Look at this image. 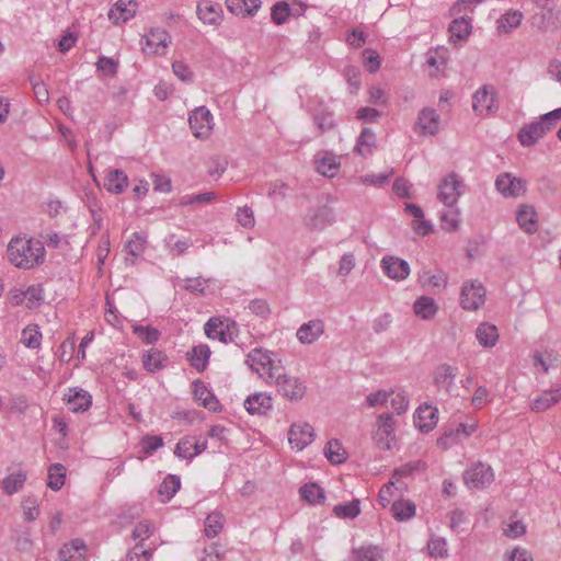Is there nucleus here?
Listing matches in <instances>:
<instances>
[{
	"instance_id": "48",
	"label": "nucleus",
	"mask_w": 561,
	"mask_h": 561,
	"mask_svg": "<svg viewBox=\"0 0 561 561\" xmlns=\"http://www.w3.org/2000/svg\"><path fill=\"white\" fill-rule=\"evenodd\" d=\"M334 514L340 518H355L359 515V501L353 500L345 504H339L333 508Z\"/></svg>"
},
{
	"instance_id": "62",
	"label": "nucleus",
	"mask_w": 561,
	"mask_h": 561,
	"mask_svg": "<svg viewBox=\"0 0 561 561\" xmlns=\"http://www.w3.org/2000/svg\"><path fill=\"white\" fill-rule=\"evenodd\" d=\"M355 256L353 253H344L340 260V266L337 274L340 276H347L351 271L355 267Z\"/></svg>"
},
{
	"instance_id": "25",
	"label": "nucleus",
	"mask_w": 561,
	"mask_h": 561,
	"mask_svg": "<svg viewBox=\"0 0 561 561\" xmlns=\"http://www.w3.org/2000/svg\"><path fill=\"white\" fill-rule=\"evenodd\" d=\"M128 185V178L122 170L114 169L108 170L105 180L104 187L107 192L113 194H121Z\"/></svg>"
},
{
	"instance_id": "34",
	"label": "nucleus",
	"mask_w": 561,
	"mask_h": 561,
	"mask_svg": "<svg viewBox=\"0 0 561 561\" xmlns=\"http://www.w3.org/2000/svg\"><path fill=\"white\" fill-rule=\"evenodd\" d=\"M391 512L399 522H405L415 516L416 506L410 500H398L391 505Z\"/></svg>"
},
{
	"instance_id": "17",
	"label": "nucleus",
	"mask_w": 561,
	"mask_h": 561,
	"mask_svg": "<svg viewBox=\"0 0 561 561\" xmlns=\"http://www.w3.org/2000/svg\"><path fill=\"white\" fill-rule=\"evenodd\" d=\"M496 190L505 197H518L525 193V182L510 173L500 174L495 181Z\"/></svg>"
},
{
	"instance_id": "21",
	"label": "nucleus",
	"mask_w": 561,
	"mask_h": 561,
	"mask_svg": "<svg viewBox=\"0 0 561 561\" xmlns=\"http://www.w3.org/2000/svg\"><path fill=\"white\" fill-rule=\"evenodd\" d=\"M548 133V127L541 122H533L524 125L519 133L518 139L525 147L534 146L540 138Z\"/></svg>"
},
{
	"instance_id": "36",
	"label": "nucleus",
	"mask_w": 561,
	"mask_h": 561,
	"mask_svg": "<svg viewBox=\"0 0 561 561\" xmlns=\"http://www.w3.org/2000/svg\"><path fill=\"white\" fill-rule=\"evenodd\" d=\"M227 8L236 14H253L261 7V0H226Z\"/></svg>"
},
{
	"instance_id": "52",
	"label": "nucleus",
	"mask_w": 561,
	"mask_h": 561,
	"mask_svg": "<svg viewBox=\"0 0 561 561\" xmlns=\"http://www.w3.org/2000/svg\"><path fill=\"white\" fill-rule=\"evenodd\" d=\"M320 133H327L335 127V122L332 112L322 111L313 117Z\"/></svg>"
},
{
	"instance_id": "11",
	"label": "nucleus",
	"mask_w": 561,
	"mask_h": 561,
	"mask_svg": "<svg viewBox=\"0 0 561 561\" xmlns=\"http://www.w3.org/2000/svg\"><path fill=\"white\" fill-rule=\"evenodd\" d=\"M458 375L457 367L449 364H440L434 371V385L438 391H443L445 394L451 397L456 394V378Z\"/></svg>"
},
{
	"instance_id": "44",
	"label": "nucleus",
	"mask_w": 561,
	"mask_h": 561,
	"mask_svg": "<svg viewBox=\"0 0 561 561\" xmlns=\"http://www.w3.org/2000/svg\"><path fill=\"white\" fill-rule=\"evenodd\" d=\"M181 486V481L178 476L169 474L160 484L159 494L164 496L163 502L170 501Z\"/></svg>"
},
{
	"instance_id": "43",
	"label": "nucleus",
	"mask_w": 561,
	"mask_h": 561,
	"mask_svg": "<svg viewBox=\"0 0 561 561\" xmlns=\"http://www.w3.org/2000/svg\"><path fill=\"white\" fill-rule=\"evenodd\" d=\"M21 342L28 348H38L42 342V333L38 325L30 324L23 329Z\"/></svg>"
},
{
	"instance_id": "53",
	"label": "nucleus",
	"mask_w": 561,
	"mask_h": 561,
	"mask_svg": "<svg viewBox=\"0 0 561 561\" xmlns=\"http://www.w3.org/2000/svg\"><path fill=\"white\" fill-rule=\"evenodd\" d=\"M134 333L148 344L157 342L160 337V332L152 327L135 325Z\"/></svg>"
},
{
	"instance_id": "39",
	"label": "nucleus",
	"mask_w": 561,
	"mask_h": 561,
	"mask_svg": "<svg viewBox=\"0 0 561 561\" xmlns=\"http://www.w3.org/2000/svg\"><path fill=\"white\" fill-rule=\"evenodd\" d=\"M317 171L328 178H332L335 175L340 162L337 158L331 153H325L323 157L316 160Z\"/></svg>"
},
{
	"instance_id": "1",
	"label": "nucleus",
	"mask_w": 561,
	"mask_h": 561,
	"mask_svg": "<svg viewBox=\"0 0 561 561\" xmlns=\"http://www.w3.org/2000/svg\"><path fill=\"white\" fill-rule=\"evenodd\" d=\"M45 248L41 240L14 237L7 248L9 262L16 268L33 270L45 261Z\"/></svg>"
},
{
	"instance_id": "5",
	"label": "nucleus",
	"mask_w": 561,
	"mask_h": 561,
	"mask_svg": "<svg viewBox=\"0 0 561 561\" xmlns=\"http://www.w3.org/2000/svg\"><path fill=\"white\" fill-rule=\"evenodd\" d=\"M465 183L455 172L448 173L438 185V199L448 207H454L465 192Z\"/></svg>"
},
{
	"instance_id": "18",
	"label": "nucleus",
	"mask_w": 561,
	"mask_h": 561,
	"mask_svg": "<svg viewBox=\"0 0 561 561\" xmlns=\"http://www.w3.org/2000/svg\"><path fill=\"white\" fill-rule=\"evenodd\" d=\"M64 400L69 405V410L75 413L84 412L92 404L91 394L80 388H69L64 394Z\"/></svg>"
},
{
	"instance_id": "35",
	"label": "nucleus",
	"mask_w": 561,
	"mask_h": 561,
	"mask_svg": "<svg viewBox=\"0 0 561 561\" xmlns=\"http://www.w3.org/2000/svg\"><path fill=\"white\" fill-rule=\"evenodd\" d=\"M523 19L522 12L511 10L503 14L496 21V28L499 33H510L514 28L518 27Z\"/></svg>"
},
{
	"instance_id": "22",
	"label": "nucleus",
	"mask_w": 561,
	"mask_h": 561,
	"mask_svg": "<svg viewBox=\"0 0 561 561\" xmlns=\"http://www.w3.org/2000/svg\"><path fill=\"white\" fill-rule=\"evenodd\" d=\"M244 409L250 414H266L273 407V399L265 392H256L244 400Z\"/></svg>"
},
{
	"instance_id": "57",
	"label": "nucleus",
	"mask_w": 561,
	"mask_h": 561,
	"mask_svg": "<svg viewBox=\"0 0 561 561\" xmlns=\"http://www.w3.org/2000/svg\"><path fill=\"white\" fill-rule=\"evenodd\" d=\"M289 13H290V9H289L288 3L278 2V3L274 4L272 8V12H271L272 21L278 25L283 24L289 16Z\"/></svg>"
},
{
	"instance_id": "14",
	"label": "nucleus",
	"mask_w": 561,
	"mask_h": 561,
	"mask_svg": "<svg viewBox=\"0 0 561 561\" xmlns=\"http://www.w3.org/2000/svg\"><path fill=\"white\" fill-rule=\"evenodd\" d=\"M145 46L142 50L150 55H161L171 43L170 34L162 28H151L148 34L144 36Z\"/></svg>"
},
{
	"instance_id": "64",
	"label": "nucleus",
	"mask_w": 561,
	"mask_h": 561,
	"mask_svg": "<svg viewBox=\"0 0 561 561\" xmlns=\"http://www.w3.org/2000/svg\"><path fill=\"white\" fill-rule=\"evenodd\" d=\"M150 557V550L142 549L137 545L127 553L125 561H147Z\"/></svg>"
},
{
	"instance_id": "15",
	"label": "nucleus",
	"mask_w": 561,
	"mask_h": 561,
	"mask_svg": "<svg viewBox=\"0 0 561 561\" xmlns=\"http://www.w3.org/2000/svg\"><path fill=\"white\" fill-rule=\"evenodd\" d=\"M234 322L230 325L220 318L213 317L206 322L204 330L207 337L228 343L233 341V332L231 329L234 328Z\"/></svg>"
},
{
	"instance_id": "12",
	"label": "nucleus",
	"mask_w": 561,
	"mask_h": 561,
	"mask_svg": "<svg viewBox=\"0 0 561 561\" xmlns=\"http://www.w3.org/2000/svg\"><path fill=\"white\" fill-rule=\"evenodd\" d=\"M440 116L436 110L425 107L419 112L414 130L420 136H435L439 130Z\"/></svg>"
},
{
	"instance_id": "23",
	"label": "nucleus",
	"mask_w": 561,
	"mask_h": 561,
	"mask_svg": "<svg viewBox=\"0 0 561 561\" xmlns=\"http://www.w3.org/2000/svg\"><path fill=\"white\" fill-rule=\"evenodd\" d=\"M324 333V324L321 320H311L300 325L296 336L302 344H312Z\"/></svg>"
},
{
	"instance_id": "30",
	"label": "nucleus",
	"mask_w": 561,
	"mask_h": 561,
	"mask_svg": "<svg viewBox=\"0 0 561 561\" xmlns=\"http://www.w3.org/2000/svg\"><path fill=\"white\" fill-rule=\"evenodd\" d=\"M85 549V542L80 538H76L70 542L62 545L58 551V558L60 561H76V554L78 553L80 557Z\"/></svg>"
},
{
	"instance_id": "46",
	"label": "nucleus",
	"mask_w": 561,
	"mask_h": 561,
	"mask_svg": "<svg viewBox=\"0 0 561 561\" xmlns=\"http://www.w3.org/2000/svg\"><path fill=\"white\" fill-rule=\"evenodd\" d=\"M428 554L433 558H445L448 556L447 541L443 537L431 536L427 542Z\"/></svg>"
},
{
	"instance_id": "10",
	"label": "nucleus",
	"mask_w": 561,
	"mask_h": 561,
	"mask_svg": "<svg viewBox=\"0 0 561 561\" xmlns=\"http://www.w3.org/2000/svg\"><path fill=\"white\" fill-rule=\"evenodd\" d=\"M213 121L210 111L205 106L196 107L188 117L190 127L196 138H207L210 135Z\"/></svg>"
},
{
	"instance_id": "33",
	"label": "nucleus",
	"mask_w": 561,
	"mask_h": 561,
	"mask_svg": "<svg viewBox=\"0 0 561 561\" xmlns=\"http://www.w3.org/2000/svg\"><path fill=\"white\" fill-rule=\"evenodd\" d=\"M470 31L471 25L468 19L463 16L455 19L448 27L449 41L454 44H456L457 41H465L469 36Z\"/></svg>"
},
{
	"instance_id": "55",
	"label": "nucleus",
	"mask_w": 561,
	"mask_h": 561,
	"mask_svg": "<svg viewBox=\"0 0 561 561\" xmlns=\"http://www.w3.org/2000/svg\"><path fill=\"white\" fill-rule=\"evenodd\" d=\"M41 238L43 239L42 243L44 247L46 245L51 249H59L62 244H68L66 237L53 230L46 233H42Z\"/></svg>"
},
{
	"instance_id": "19",
	"label": "nucleus",
	"mask_w": 561,
	"mask_h": 561,
	"mask_svg": "<svg viewBox=\"0 0 561 561\" xmlns=\"http://www.w3.org/2000/svg\"><path fill=\"white\" fill-rule=\"evenodd\" d=\"M138 4L134 0H118L108 11V19L115 23H125L134 18Z\"/></svg>"
},
{
	"instance_id": "8",
	"label": "nucleus",
	"mask_w": 561,
	"mask_h": 561,
	"mask_svg": "<svg viewBox=\"0 0 561 561\" xmlns=\"http://www.w3.org/2000/svg\"><path fill=\"white\" fill-rule=\"evenodd\" d=\"M463 480L469 489H482L494 480V473L489 465L478 462L463 473Z\"/></svg>"
},
{
	"instance_id": "41",
	"label": "nucleus",
	"mask_w": 561,
	"mask_h": 561,
	"mask_svg": "<svg viewBox=\"0 0 561 561\" xmlns=\"http://www.w3.org/2000/svg\"><path fill=\"white\" fill-rule=\"evenodd\" d=\"M376 145V135L370 128H364L357 138L355 151L362 156L371 153L373 147Z\"/></svg>"
},
{
	"instance_id": "6",
	"label": "nucleus",
	"mask_w": 561,
	"mask_h": 561,
	"mask_svg": "<svg viewBox=\"0 0 561 561\" xmlns=\"http://www.w3.org/2000/svg\"><path fill=\"white\" fill-rule=\"evenodd\" d=\"M277 391L289 400H300L306 393V386L297 378L284 373V369L278 370L274 375Z\"/></svg>"
},
{
	"instance_id": "16",
	"label": "nucleus",
	"mask_w": 561,
	"mask_h": 561,
	"mask_svg": "<svg viewBox=\"0 0 561 561\" xmlns=\"http://www.w3.org/2000/svg\"><path fill=\"white\" fill-rule=\"evenodd\" d=\"M383 273L391 279L403 280L410 274L409 263L398 256H385L380 262Z\"/></svg>"
},
{
	"instance_id": "58",
	"label": "nucleus",
	"mask_w": 561,
	"mask_h": 561,
	"mask_svg": "<svg viewBox=\"0 0 561 561\" xmlns=\"http://www.w3.org/2000/svg\"><path fill=\"white\" fill-rule=\"evenodd\" d=\"M174 454L176 457L181 459H193L195 455H193V439L192 438H183L181 439L174 449Z\"/></svg>"
},
{
	"instance_id": "37",
	"label": "nucleus",
	"mask_w": 561,
	"mask_h": 561,
	"mask_svg": "<svg viewBox=\"0 0 561 561\" xmlns=\"http://www.w3.org/2000/svg\"><path fill=\"white\" fill-rule=\"evenodd\" d=\"M66 481V468L61 463H53L48 468L47 486L53 491H59Z\"/></svg>"
},
{
	"instance_id": "3",
	"label": "nucleus",
	"mask_w": 561,
	"mask_h": 561,
	"mask_svg": "<svg viewBox=\"0 0 561 561\" xmlns=\"http://www.w3.org/2000/svg\"><path fill=\"white\" fill-rule=\"evenodd\" d=\"M247 364L266 382H272L274 375L282 370V367L274 364L271 353L262 348L252 350L247 356Z\"/></svg>"
},
{
	"instance_id": "24",
	"label": "nucleus",
	"mask_w": 561,
	"mask_h": 561,
	"mask_svg": "<svg viewBox=\"0 0 561 561\" xmlns=\"http://www.w3.org/2000/svg\"><path fill=\"white\" fill-rule=\"evenodd\" d=\"M222 9L218 3L209 0L201 1L197 5V15L205 24L217 25L221 21Z\"/></svg>"
},
{
	"instance_id": "60",
	"label": "nucleus",
	"mask_w": 561,
	"mask_h": 561,
	"mask_svg": "<svg viewBox=\"0 0 561 561\" xmlns=\"http://www.w3.org/2000/svg\"><path fill=\"white\" fill-rule=\"evenodd\" d=\"M30 81L32 83L33 92L35 94L36 100L39 103L48 102L49 95L45 83L39 79H35L33 76L30 77Z\"/></svg>"
},
{
	"instance_id": "4",
	"label": "nucleus",
	"mask_w": 561,
	"mask_h": 561,
	"mask_svg": "<svg viewBox=\"0 0 561 561\" xmlns=\"http://www.w3.org/2000/svg\"><path fill=\"white\" fill-rule=\"evenodd\" d=\"M397 421L391 413H382L376 420V431L373 433V440L381 450H391L396 445Z\"/></svg>"
},
{
	"instance_id": "56",
	"label": "nucleus",
	"mask_w": 561,
	"mask_h": 561,
	"mask_svg": "<svg viewBox=\"0 0 561 561\" xmlns=\"http://www.w3.org/2000/svg\"><path fill=\"white\" fill-rule=\"evenodd\" d=\"M236 218L243 228L251 229L255 225L254 213L248 206L238 208Z\"/></svg>"
},
{
	"instance_id": "59",
	"label": "nucleus",
	"mask_w": 561,
	"mask_h": 561,
	"mask_svg": "<svg viewBox=\"0 0 561 561\" xmlns=\"http://www.w3.org/2000/svg\"><path fill=\"white\" fill-rule=\"evenodd\" d=\"M442 229L446 231H456L459 227V214L458 211L443 213L440 216Z\"/></svg>"
},
{
	"instance_id": "63",
	"label": "nucleus",
	"mask_w": 561,
	"mask_h": 561,
	"mask_svg": "<svg viewBox=\"0 0 561 561\" xmlns=\"http://www.w3.org/2000/svg\"><path fill=\"white\" fill-rule=\"evenodd\" d=\"M152 531H153V529L149 522H146V520L139 522L133 530V538L135 540H137V539L145 540L152 535Z\"/></svg>"
},
{
	"instance_id": "2",
	"label": "nucleus",
	"mask_w": 561,
	"mask_h": 561,
	"mask_svg": "<svg viewBox=\"0 0 561 561\" xmlns=\"http://www.w3.org/2000/svg\"><path fill=\"white\" fill-rule=\"evenodd\" d=\"M334 199L329 194H321L317 196L314 203L304 215V224L308 229L311 230H323L327 226H330L335 220V214L333 209Z\"/></svg>"
},
{
	"instance_id": "28",
	"label": "nucleus",
	"mask_w": 561,
	"mask_h": 561,
	"mask_svg": "<svg viewBox=\"0 0 561 561\" xmlns=\"http://www.w3.org/2000/svg\"><path fill=\"white\" fill-rule=\"evenodd\" d=\"M209 357L210 348L206 344L196 345L187 352V359L198 371H203L206 368Z\"/></svg>"
},
{
	"instance_id": "20",
	"label": "nucleus",
	"mask_w": 561,
	"mask_h": 561,
	"mask_svg": "<svg viewBox=\"0 0 561 561\" xmlns=\"http://www.w3.org/2000/svg\"><path fill=\"white\" fill-rule=\"evenodd\" d=\"M438 411L436 408L425 404L421 405L414 415V423L415 426L422 432V433H428L431 432L437 424L438 421Z\"/></svg>"
},
{
	"instance_id": "7",
	"label": "nucleus",
	"mask_w": 561,
	"mask_h": 561,
	"mask_svg": "<svg viewBox=\"0 0 561 561\" xmlns=\"http://www.w3.org/2000/svg\"><path fill=\"white\" fill-rule=\"evenodd\" d=\"M486 290L480 282H467L462 285L460 306L470 311H476L485 302Z\"/></svg>"
},
{
	"instance_id": "54",
	"label": "nucleus",
	"mask_w": 561,
	"mask_h": 561,
	"mask_svg": "<svg viewBox=\"0 0 561 561\" xmlns=\"http://www.w3.org/2000/svg\"><path fill=\"white\" fill-rule=\"evenodd\" d=\"M173 73L184 83H192L194 81V72L183 61L175 60L172 64Z\"/></svg>"
},
{
	"instance_id": "47",
	"label": "nucleus",
	"mask_w": 561,
	"mask_h": 561,
	"mask_svg": "<svg viewBox=\"0 0 561 561\" xmlns=\"http://www.w3.org/2000/svg\"><path fill=\"white\" fill-rule=\"evenodd\" d=\"M222 515L218 512L209 514L205 519V535L215 538L222 529Z\"/></svg>"
},
{
	"instance_id": "26",
	"label": "nucleus",
	"mask_w": 561,
	"mask_h": 561,
	"mask_svg": "<svg viewBox=\"0 0 561 561\" xmlns=\"http://www.w3.org/2000/svg\"><path fill=\"white\" fill-rule=\"evenodd\" d=\"M167 364L168 356L157 348H151L142 355L144 368L149 373H157L163 369Z\"/></svg>"
},
{
	"instance_id": "50",
	"label": "nucleus",
	"mask_w": 561,
	"mask_h": 561,
	"mask_svg": "<svg viewBox=\"0 0 561 561\" xmlns=\"http://www.w3.org/2000/svg\"><path fill=\"white\" fill-rule=\"evenodd\" d=\"M425 469H426V462H424L422 460H416V461H411V462L400 466L399 468H397L394 470L393 474L396 477H408V476L413 474L414 472L425 471Z\"/></svg>"
},
{
	"instance_id": "61",
	"label": "nucleus",
	"mask_w": 561,
	"mask_h": 561,
	"mask_svg": "<svg viewBox=\"0 0 561 561\" xmlns=\"http://www.w3.org/2000/svg\"><path fill=\"white\" fill-rule=\"evenodd\" d=\"M505 561H534L533 554L525 548L515 547L505 553Z\"/></svg>"
},
{
	"instance_id": "32",
	"label": "nucleus",
	"mask_w": 561,
	"mask_h": 561,
	"mask_svg": "<svg viewBox=\"0 0 561 561\" xmlns=\"http://www.w3.org/2000/svg\"><path fill=\"white\" fill-rule=\"evenodd\" d=\"M477 340L483 347H492L499 340L497 328L490 323H481L476 331Z\"/></svg>"
},
{
	"instance_id": "40",
	"label": "nucleus",
	"mask_w": 561,
	"mask_h": 561,
	"mask_svg": "<svg viewBox=\"0 0 561 561\" xmlns=\"http://www.w3.org/2000/svg\"><path fill=\"white\" fill-rule=\"evenodd\" d=\"M26 478V473L23 471H18L5 477L1 482L3 492L8 495L19 492L23 488Z\"/></svg>"
},
{
	"instance_id": "49",
	"label": "nucleus",
	"mask_w": 561,
	"mask_h": 561,
	"mask_svg": "<svg viewBox=\"0 0 561 561\" xmlns=\"http://www.w3.org/2000/svg\"><path fill=\"white\" fill-rule=\"evenodd\" d=\"M146 243V236H144L140 232H134L131 234L130 240H128V242L126 243L125 249L128 252V254L133 256H138L145 251Z\"/></svg>"
},
{
	"instance_id": "13",
	"label": "nucleus",
	"mask_w": 561,
	"mask_h": 561,
	"mask_svg": "<svg viewBox=\"0 0 561 561\" xmlns=\"http://www.w3.org/2000/svg\"><path fill=\"white\" fill-rule=\"evenodd\" d=\"M314 439V430L309 423H295L288 431V442L291 448L300 451Z\"/></svg>"
},
{
	"instance_id": "29",
	"label": "nucleus",
	"mask_w": 561,
	"mask_h": 561,
	"mask_svg": "<svg viewBox=\"0 0 561 561\" xmlns=\"http://www.w3.org/2000/svg\"><path fill=\"white\" fill-rule=\"evenodd\" d=\"M561 400V386L545 391L541 396L537 397L531 403V410L536 412H542L548 410Z\"/></svg>"
},
{
	"instance_id": "45",
	"label": "nucleus",
	"mask_w": 561,
	"mask_h": 561,
	"mask_svg": "<svg viewBox=\"0 0 561 561\" xmlns=\"http://www.w3.org/2000/svg\"><path fill=\"white\" fill-rule=\"evenodd\" d=\"M304 500L310 504H319L324 500V491L316 483H307L300 488Z\"/></svg>"
},
{
	"instance_id": "42",
	"label": "nucleus",
	"mask_w": 561,
	"mask_h": 561,
	"mask_svg": "<svg viewBox=\"0 0 561 561\" xmlns=\"http://www.w3.org/2000/svg\"><path fill=\"white\" fill-rule=\"evenodd\" d=\"M352 554L357 561H379L382 558V550L377 546L368 545L354 548Z\"/></svg>"
},
{
	"instance_id": "51",
	"label": "nucleus",
	"mask_w": 561,
	"mask_h": 561,
	"mask_svg": "<svg viewBox=\"0 0 561 561\" xmlns=\"http://www.w3.org/2000/svg\"><path fill=\"white\" fill-rule=\"evenodd\" d=\"M216 199L214 192H204L196 195H185L181 198L180 204L183 206L195 204H208Z\"/></svg>"
},
{
	"instance_id": "9",
	"label": "nucleus",
	"mask_w": 561,
	"mask_h": 561,
	"mask_svg": "<svg viewBox=\"0 0 561 561\" xmlns=\"http://www.w3.org/2000/svg\"><path fill=\"white\" fill-rule=\"evenodd\" d=\"M495 90L492 85H483L472 96V108L478 115H488L497 111Z\"/></svg>"
},
{
	"instance_id": "27",
	"label": "nucleus",
	"mask_w": 561,
	"mask_h": 561,
	"mask_svg": "<svg viewBox=\"0 0 561 561\" xmlns=\"http://www.w3.org/2000/svg\"><path fill=\"white\" fill-rule=\"evenodd\" d=\"M438 306L432 297L421 296L413 304L414 313L423 319L430 320L437 313Z\"/></svg>"
},
{
	"instance_id": "31",
	"label": "nucleus",
	"mask_w": 561,
	"mask_h": 561,
	"mask_svg": "<svg viewBox=\"0 0 561 561\" xmlns=\"http://www.w3.org/2000/svg\"><path fill=\"white\" fill-rule=\"evenodd\" d=\"M519 227L527 233H533L537 230L536 211L534 207L524 205L516 215Z\"/></svg>"
},
{
	"instance_id": "38",
	"label": "nucleus",
	"mask_w": 561,
	"mask_h": 561,
	"mask_svg": "<svg viewBox=\"0 0 561 561\" xmlns=\"http://www.w3.org/2000/svg\"><path fill=\"white\" fill-rule=\"evenodd\" d=\"M327 459L333 465H341L346 461V451L337 439H331L324 447Z\"/></svg>"
}]
</instances>
